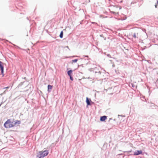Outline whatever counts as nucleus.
<instances>
[{
	"instance_id": "4",
	"label": "nucleus",
	"mask_w": 158,
	"mask_h": 158,
	"mask_svg": "<svg viewBox=\"0 0 158 158\" xmlns=\"http://www.w3.org/2000/svg\"><path fill=\"white\" fill-rule=\"evenodd\" d=\"M3 63L1 61H0V68L1 71V73L3 76V72H4V67H3Z\"/></svg>"
},
{
	"instance_id": "5",
	"label": "nucleus",
	"mask_w": 158,
	"mask_h": 158,
	"mask_svg": "<svg viewBox=\"0 0 158 158\" xmlns=\"http://www.w3.org/2000/svg\"><path fill=\"white\" fill-rule=\"evenodd\" d=\"M140 33V31L137 30L134 33L133 37L134 38H138V34Z\"/></svg>"
},
{
	"instance_id": "14",
	"label": "nucleus",
	"mask_w": 158,
	"mask_h": 158,
	"mask_svg": "<svg viewBox=\"0 0 158 158\" xmlns=\"http://www.w3.org/2000/svg\"><path fill=\"white\" fill-rule=\"evenodd\" d=\"M9 87L8 86V87H4L3 88V89H8V88H9Z\"/></svg>"
},
{
	"instance_id": "10",
	"label": "nucleus",
	"mask_w": 158,
	"mask_h": 158,
	"mask_svg": "<svg viewBox=\"0 0 158 158\" xmlns=\"http://www.w3.org/2000/svg\"><path fill=\"white\" fill-rule=\"evenodd\" d=\"M52 85H48V90H49V89H51L52 88Z\"/></svg>"
},
{
	"instance_id": "16",
	"label": "nucleus",
	"mask_w": 158,
	"mask_h": 158,
	"mask_svg": "<svg viewBox=\"0 0 158 158\" xmlns=\"http://www.w3.org/2000/svg\"><path fill=\"white\" fill-rule=\"evenodd\" d=\"M5 92H6V90L4 91V92H3V94H5Z\"/></svg>"
},
{
	"instance_id": "15",
	"label": "nucleus",
	"mask_w": 158,
	"mask_h": 158,
	"mask_svg": "<svg viewBox=\"0 0 158 158\" xmlns=\"http://www.w3.org/2000/svg\"><path fill=\"white\" fill-rule=\"evenodd\" d=\"M155 8H156L157 7V5L156 4L155 5Z\"/></svg>"
},
{
	"instance_id": "1",
	"label": "nucleus",
	"mask_w": 158,
	"mask_h": 158,
	"mask_svg": "<svg viewBox=\"0 0 158 158\" xmlns=\"http://www.w3.org/2000/svg\"><path fill=\"white\" fill-rule=\"evenodd\" d=\"M20 122L19 121H12L10 119H9L5 122L4 126L6 128H10L14 127L16 124H19Z\"/></svg>"
},
{
	"instance_id": "7",
	"label": "nucleus",
	"mask_w": 158,
	"mask_h": 158,
	"mask_svg": "<svg viewBox=\"0 0 158 158\" xmlns=\"http://www.w3.org/2000/svg\"><path fill=\"white\" fill-rule=\"evenodd\" d=\"M107 119V116H104L101 117L100 118V120L102 121H104Z\"/></svg>"
},
{
	"instance_id": "17",
	"label": "nucleus",
	"mask_w": 158,
	"mask_h": 158,
	"mask_svg": "<svg viewBox=\"0 0 158 158\" xmlns=\"http://www.w3.org/2000/svg\"><path fill=\"white\" fill-rule=\"evenodd\" d=\"M121 8H119V9H121Z\"/></svg>"
},
{
	"instance_id": "12",
	"label": "nucleus",
	"mask_w": 158,
	"mask_h": 158,
	"mask_svg": "<svg viewBox=\"0 0 158 158\" xmlns=\"http://www.w3.org/2000/svg\"><path fill=\"white\" fill-rule=\"evenodd\" d=\"M78 60L77 59H75L73 60L72 61V63H73L76 62Z\"/></svg>"
},
{
	"instance_id": "6",
	"label": "nucleus",
	"mask_w": 158,
	"mask_h": 158,
	"mask_svg": "<svg viewBox=\"0 0 158 158\" xmlns=\"http://www.w3.org/2000/svg\"><path fill=\"white\" fill-rule=\"evenodd\" d=\"M142 153V152L141 150H138L134 152V155H138L141 154Z\"/></svg>"
},
{
	"instance_id": "13",
	"label": "nucleus",
	"mask_w": 158,
	"mask_h": 158,
	"mask_svg": "<svg viewBox=\"0 0 158 158\" xmlns=\"http://www.w3.org/2000/svg\"><path fill=\"white\" fill-rule=\"evenodd\" d=\"M69 77H70V79H71V80L72 81H73V77H72V76H70Z\"/></svg>"
},
{
	"instance_id": "11",
	"label": "nucleus",
	"mask_w": 158,
	"mask_h": 158,
	"mask_svg": "<svg viewBox=\"0 0 158 158\" xmlns=\"http://www.w3.org/2000/svg\"><path fill=\"white\" fill-rule=\"evenodd\" d=\"M63 36V31H61L60 33V37L61 38H62Z\"/></svg>"
},
{
	"instance_id": "9",
	"label": "nucleus",
	"mask_w": 158,
	"mask_h": 158,
	"mask_svg": "<svg viewBox=\"0 0 158 158\" xmlns=\"http://www.w3.org/2000/svg\"><path fill=\"white\" fill-rule=\"evenodd\" d=\"M86 102L88 105H90V102H89V100L88 98H86Z\"/></svg>"
},
{
	"instance_id": "2",
	"label": "nucleus",
	"mask_w": 158,
	"mask_h": 158,
	"mask_svg": "<svg viewBox=\"0 0 158 158\" xmlns=\"http://www.w3.org/2000/svg\"><path fill=\"white\" fill-rule=\"evenodd\" d=\"M48 152L47 150L39 152V154L37 156L38 158H43L48 154Z\"/></svg>"
},
{
	"instance_id": "3",
	"label": "nucleus",
	"mask_w": 158,
	"mask_h": 158,
	"mask_svg": "<svg viewBox=\"0 0 158 158\" xmlns=\"http://www.w3.org/2000/svg\"><path fill=\"white\" fill-rule=\"evenodd\" d=\"M118 8L117 6H114L111 7L110 9V12L114 14H118Z\"/></svg>"
},
{
	"instance_id": "8",
	"label": "nucleus",
	"mask_w": 158,
	"mask_h": 158,
	"mask_svg": "<svg viewBox=\"0 0 158 158\" xmlns=\"http://www.w3.org/2000/svg\"><path fill=\"white\" fill-rule=\"evenodd\" d=\"M68 74L69 76H72V71L71 70L68 71Z\"/></svg>"
}]
</instances>
